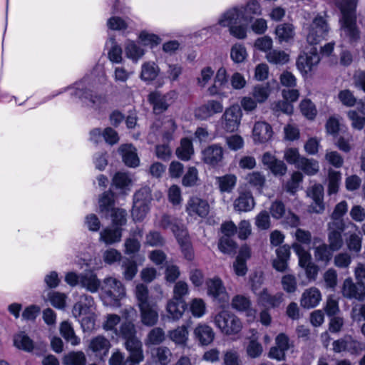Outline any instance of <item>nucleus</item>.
Listing matches in <instances>:
<instances>
[{
    "instance_id": "423d86ee",
    "label": "nucleus",
    "mask_w": 365,
    "mask_h": 365,
    "mask_svg": "<svg viewBox=\"0 0 365 365\" xmlns=\"http://www.w3.org/2000/svg\"><path fill=\"white\" fill-rule=\"evenodd\" d=\"M154 225L159 229H170L176 239L180 236H185L187 232L185 227L180 219L166 213L158 217L155 221Z\"/></svg>"
},
{
    "instance_id": "72a5a7b5",
    "label": "nucleus",
    "mask_w": 365,
    "mask_h": 365,
    "mask_svg": "<svg viewBox=\"0 0 365 365\" xmlns=\"http://www.w3.org/2000/svg\"><path fill=\"white\" fill-rule=\"evenodd\" d=\"M166 339L164 329L161 327H154L147 334L144 342L145 346H157L163 344Z\"/></svg>"
},
{
    "instance_id": "680f3d73",
    "label": "nucleus",
    "mask_w": 365,
    "mask_h": 365,
    "mask_svg": "<svg viewBox=\"0 0 365 365\" xmlns=\"http://www.w3.org/2000/svg\"><path fill=\"white\" fill-rule=\"evenodd\" d=\"M300 110L303 115L309 120H313L317 113L315 105L309 100L304 99L299 105Z\"/></svg>"
},
{
    "instance_id": "aec40b11",
    "label": "nucleus",
    "mask_w": 365,
    "mask_h": 365,
    "mask_svg": "<svg viewBox=\"0 0 365 365\" xmlns=\"http://www.w3.org/2000/svg\"><path fill=\"white\" fill-rule=\"evenodd\" d=\"M223 110L221 102L215 100L207 101L195 110V115L200 120H205L215 114L220 113Z\"/></svg>"
},
{
    "instance_id": "393cba45",
    "label": "nucleus",
    "mask_w": 365,
    "mask_h": 365,
    "mask_svg": "<svg viewBox=\"0 0 365 365\" xmlns=\"http://www.w3.org/2000/svg\"><path fill=\"white\" fill-rule=\"evenodd\" d=\"M110 341L103 336L99 335L90 341L89 349L95 353L96 356L103 359L106 356L110 348Z\"/></svg>"
},
{
    "instance_id": "052dcab7",
    "label": "nucleus",
    "mask_w": 365,
    "mask_h": 365,
    "mask_svg": "<svg viewBox=\"0 0 365 365\" xmlns=\"http://www.w3.org/2000/svg\"><path fill=\"white\" fill-rule=\"evenodd\" d=\"M362 238L356 232L351 233L346 238V245L348 250L354 253H359L361 250Z\"/></svg>"
},
{
    "instance_id": "09e8293b",
    "label": "nucleus",
    "mask_w": 365,
    "mask_h": 365,
    "mask_svg": "<svg viewBox=\"0 0 365 365\" xmlns=\"http://www.w3.org/2000/svg\"><path fill=\"white\" fill-rule=\"evenodd\" d=\"M64 365H86V357L83 351H71L63 359Z\"/></svg>"
},
{
    "instance_id": "6e6d98bb",
    "label": "nucleus",
    "mask_w": 365,
    "mask_h": 365,
    "mask_svg": "<svg viewBox=\"0 0 365 365\" xmlns=\"http://www.w3.org/2000/svg\"><path fill=\"white\" fill-rule=\"evenodd\" d=\"M133 180L131 176L126 173L118 172L113 178V185L119 189H125L131 185Z\"/></svg>"
},
{
    "instance_id": "603ef678",
    "label": "nucleus",
    "mask_w": 365,
    "mask_h": 365,
    "mask_svg": "<svg viewBox=\"0 0 365 365\" xmlns=\"http://www.w3.org/2000/svg\"><path fill=\"white\" fill-rule=\"evenodd\" d=\"M14 344L18 349L26 351H31L34 348L33 341L24 332L14 336Z\"/></svg>"
},
{
    "instance_id": "4c0bfd02",
    "label": "nucleus",
    "mask_w": 365,
    "mask_h": 365,
    "mask_svg": "<svg viewBox=\"0 0 365 365\" xmlns=\"http://www.w3.org/2000/svg\"><path fill=\"white\" fill-rule=\"evenodd\" d=\"M216 180L222 192H232L237 184V177L233 174L217 177Z\"/></svg>"
},
{
    "instance_id": "2f4dec72",
    "label": "nucleus",
    "mask_w": 365,
    "mask_h": 365,
    "mask_svg": "<svg viewBox=\"0 0 365 365\" xmlns=\"http://www.w3.org/2000/svg\"><path fill=\"white\" fill-rule=\"evenodd\" d=\"M259 302L264 307H269L272 308H276L279 307L283 301V294L277 293L276 294H270L267 289L259 293L258 297Z\"/></svg>"
},
{
    "instance_id": "f8f14e48",
    "label": "nucleus",
    "mask_w": 365,
    "mask_h": 365,
    "mask_svg": "<svg viewBox=\"0 0 365 365\" xmlns=\"http://www.w3.org/2000/svg\"><path fill=\"white\" fill-rule=\"evenodd\" d=\"M102 289L106 296L114 302L120 300L125 295V289L122 282L113 277H107L103 280Z\"/></svg>"
},
{
    "instance_id": "dca6fc26",
    "label": "nucleus",
    "mask_w": 365,
    "mask_h": 365,
    "mask_svg": "<svg viewBox=\"0 0 365 365\" xmlns=\"http://www.w3.org/2000/svg\"><path fill=\"white\" fill-rule=\"evenodd\" d=\"M207 294L219 302H226L229 299L228 294L220 278L215 277L206 281Z\"/></svg>"
},
{
    "instance_id": "473e14b6",
    "label": "nucleus",
    "mask_w": 365,
    "mask_h": 365,
    "mask_svg": "<svg viewBox=\"0 0 365 365\" xmlns=\"http://www.w3.org/2000/svg\"><path fill=\"white\" fill-rule=\"evenodd\" d=\"M333 3L339 9L341 18L356 16L357 0H333Z\"/></svg>"
},
{
    "instance_id": "6e6552de",
    "label": "nucleus",
    "mask_w": 365,
    "mask_h": 365,
    "mask_svg": "<svg viewBox=\"0 0 365 365\" xmlns=\"http://www.w3.org/2000/svg\"><path fill=\"white\" fill-rule=\"evenodd\" d=\"M175 96V91H170L165 94L159 91H153L148 96V101L153 106V113L159 115L168 108Z\"/></svg>"
},
{
    "instance_id": "cd10ccee",
    "label": "nucleus",
    "mask_w": 365,
    "mask_h": 365,
    "mask_svg": "<svg viewBox=\"0 0 365 365\" xmlns=\"http://www.w3.org/2000/svg\"><path fill=\"white\" fill-rule=\"evenodd\" d=\"M122 237V229L119 227H107L100 232L99 240L106 245L119 242Z\"/></svg>"
},
{
    "instance_id": "f03ea898",
    "label": "nucleus",
    "mask_w": 365,
    "mask_h": 365,
    "mask_svg": "<svg viewBox=\"0 0 365 365\" xmlns=\"http://www.w3.org/2000/svg\"><path fill=\"white\" fill-rule=\"evenodd\" d=\"M137 305L140 309V321L146 327L155 326L159 319L158 306L149 298L147 286L140 284L135 287Z\"/></svg>"
},
{
    "instance_id": "ea45409f",
    "label": "nucleus",
    "mask_w": 365,
    "mask_h": 365,
    "mask_svg": "<svg viewBox=\"0 0 365 365\" xmlns=\"http://www.w3.org/2000/svg\"><path fill=\"white\" fill-rule=\"evenodd\" d=\"M297 168L302 170L307 175H314L319 172V166L316 160L302 157Z\"/></svg>"
},
{
    "instance_id": "f257e3e1",
    "label": "nucleus",
    "mask_w": 365,
    "mask_h": 365,
    "mask_svg": "<svg viewBox=\"0 0 365 365\" xmlns=\"http://www.w3.org/2000/svg\"><path fill=\"white\" fill-rule=\"evenodd\" d=\"M115 335L124 340L125 347L130 353V359L135 363H140L143 360V344L137 337V329L132 322H123L118 329H115Z\"/></svg>"
},
{
    "instance_id": "f3484780",
    "label": "nucleus",
    "mask_w": 365,
    "mask_h": 365,
    "mask_svg": "<svg viewBox=\"0 0 365 365\" xmlns=\"http://www.w3.org/2000/svg\"><path fill=\"white\" fill-rule=\"evenodd\" d=\"M346 226L339 225L327 224L328 231V246L332 252L341 250L344 245L342 232L346 230Z\"/></svg>"
},
{
    "instance_id": "69168bd1",
    "label": "nucleus",
    "mask_w": 365,
    "mask_h": 365,
    "mask_svg": "<svg viewBox=\"0 0 365 365\" xmlns=\"http://www.w3.org/2000/svg\"><path fill=\"white\" fill-rule=\"evenodd\" d=\"M113 224L116 227L125 225L127 221V212L122 208H113L110 211Z\"/></svg>"
},
{
    "instance_id": "f704fd0d",
    "label": "nucleus",
    "mask_w": 365,
    "mask_h": 365,
    "mask_svg": "<svg viewBox=\"0 0 365 365\" xmlns=\"http://www.w3.org/2000/svg\"><path fill=\"white\" fill-rule=\"evenodd\" d=\"M275 34L279 43L289 42L295 35L294 27L289 23L280 24L275 29Z\"/></svg>"
},
{
    "instance_id": "5701e85b",
    "label": "nucleus",
    "mask_w": 365,
    "mask_h": 365,
    "mask_svg": "<svg viewBox=\"0 0 365 365\" xmlns=\"http://www.w3.org/2000/svg\"><path fill=\"white\" fill-rule=\"evenodd\" d=\"M277 257L272 260L273 267L278 272H284L288 269V262L290 258V247L284 245L276 250Z\"/></svg>"
},
{
    "instance_id": "3c124183",
    "label": "nucleus",
    "mask_w": 365,
    "mask_h": 365,
    "mask_svg": "<svg viewBox=\"0 0 365 365\" xmlns=\"http://www.w3.org/2000/svg\"><path fill=\"white\" fill-rule=\"evenodd\" d=\"M74 94L79 98L88 99L93 108H98L105 103V98L101 96L93 95L88 91H82L78 88L75 91Z\"/></svg>"
},
{
    "instance_id": "bf43d9fd",
    "label": "nucleus",
    "mask_w": 365,
    "mask_h": 365,
    "mask_svg": "<svg viewBox=\"0 0 365 365\" xmlns=\"http://www.w3.org/2000/svg\"><path fill=\"white\" fill-rule=\"evenodd\" d=\"M231 304L233 309L240 312H244L248 310L252 304L249 297L237 294L232 298Z\"/></svg>"
},
{
    "instance_id": "4d7b16f0",
    "label": "nucleus",
    "mask_w": 365,
    "mask_h": 365,
    "mask_svg": "<svg viewBox=\"0 0 365 365\" xmlns=\"http://www.w3.org/2000/svg\"><path fill=\"white\" fill-rule=\"evenodd\" d=\"M177 240L181 247V250L185 257L187 260H192L194 258V252L187 235V232H186L185 236H180L177 238Z\"/></svg>"
},
{
    "instance_id": "864d4df0",
    "label": "nucleus",
    "mask_w": 365,
    "mask_h": 365,
    "mask_svg": "<svg viewBox=\"0 0 365 365\" xmlns=\"http://www.w3.org/2000/svg\"><path fill=\"white\" fill-rule=\"evenodd\" d=\"M302 180V174L299 171H294L284 185L285 190L292 195L295 194Z\"/></svg>"
},
{
    "instance_id": "4be33fe9",
    "label": "nucleus",
    "mask_w": 365,
    "mask_h": 365,
    "mask_svg": "<svg viewBox=\"0 0 365 365\" xmlns=\"http://www.w3.org/2000/svg\"><path fill=\"white\" fill-rule=\"evenodd\" d=\"M255 206V201L250 191L240 192L233 202L234 210L240 212H250Z\"/></svg>"
},
{
    "instance_id": "58836bf2",
    "label": "nucleus",
    "mask_w": 365,
    "mask_h": 365,
    "mask_svg": "<svg viewBox=\"0 0 365 365\" xmlns=\"http://www.w3.org/2000/svg\"><path fill=\"white\" fill-rule=\"evenodd\" d=\"M193 147L191 140L187 138H182L180 145L176 149L175 153L178 158L187 161L193 154Z\"/></svg>"
},
{
    "instance_id": "37998d69",
    "label": "nucleus",
    "mask_w": 365,
    "mask_h": 365,
    "mask_svg": "<svg viewBox=\"0 0 365 365\" xmlns=\"http://www.w3.org/2000/svg\"><path fill=\"white\" fill-rule=\"evenodd\" d=\"M266 58L270 63L284 65L289 61V56L284 51L274 49L267 53Z\"/></svg>"
},
{
    "instance_id": "9b49d317",
    "label": "nucleus",
    "mask_w": 365,
    "mask_h": 365,
    "mask_svg": "<svg viewBox=\"0 0 365 365\" xmlns=\"http://www.w3.org/2000/svg\"><path fill=\"white\" fill-rule=\"evenodd\" d=\"M339 22L341 35L346 38L351 44L357 43L361 37V32L356 24V16L341 18Z\"/></svg>"
},
{
    "instance_id": "ddd939ff",
    "label": "nucleus",
    "mask_w": 365,
    "mask_h": 365,
    "mask_svg": "<svg viewBox=\"0 0 365 365\" xmlns=\"http://www.w3.org/2000/svg\"><path fill=\"white\" fill-rule=\"evenodd\" d=\"M320 61L317 48L313 46L308 52L300 54L297 60V68L302 74H307Z\"/></svg>"
},
{
    "instance_id": "c9c22d12",
    "label": "nucleus",
    "mask_w": 365,
    "mask_h": 365,
    "mask_svg": "<svg viewBox=\"0 0 365 365\" xmlns=\"http://www.w3.org/2000/svg\"><path fill=\"white\" fill-rule=\"evenodd\" d=\"M91 292H96L100 287V281L92 272L80 274V284Z\"/></svg>"
},
{
    "instance_id": "de8ad7c7",
    "label": "nucleus",
    "mask_w": 365,
    "mask_h": 365,
    "mask_svg": "<svg viewBox=\"0 0 365 365\" xmlns=\"http://www.w3.org/2000/svg\"><path fill=\"white\" fill-rule=\"evenodd\" d=\"M292 247L299 257V264L301 267L304 268L312 263L311 255L302 246V245H299V243H293Z\"/></svg>"
},
{
    "instance_id": "2eb2a0df",
    "label": "nucleus",
    "mask_w": 365,
    "mask_h": 365,
    "mask_svg": "<svg viewBox=\"0 0 365 365\" xmlns=\"http://www.w3.org/2000/svg\"><path fill=\"white\" fill-rule=\"evenodd\" d=\"M341 293L346 299L363 302L365 299V286L358 282L354 283L351 278H347L343 282Z\"/></svg>"
},
{
    "instance_id": "b1692460",
    "label": "nucleus",
    "mask_w": 365,
    "mask_h": 365,
    "mask_svg": "<svg viewBox=\"0 0 365 365\" xmlns=\"http://www.w3.org/2000/svg\"><path fill=\"white\" fill-rule=\"evenodd\" d=\"M322 300V294L317 287H310L304 291L300 299V305L305 309L316 307Z\"/></svg>"
},
{
    "instance_id": "c03bdc74",
    "label": "nucleus",
    "mask_w": 365,
    "mask_h": 365,
    "mask_svg": "<svg viewBox=\"0 0 365 365\" xmlns=\"http://www.w3.org/2000/svg\"><path fill=\"white\" fill-rule=\"evenodd\" d=\"M60 333L65 340L72 345L76 346L80 343V339L75 334L73 327L68 322H63L61 324Z\"/></svg>"
},
{
    "instance_id": "13d9d810",
    "label": "nucleus",
    "mask_w": 365,
    "mask_h": 365,
    "mask_svg": "<svg viewBox=\"0 0 365 365\" xmlns=\"http://www.w3.org/2000/svg\"><path fill=\"white\" fill-rule=\"evenodd\" d=\"M149 205L133 201L132 216L135 221H142L149 211Z\"/></svg>"
},
{
    "instance_id": "0e129e2a",
    "label": "nucleus",
    "mask_w": 365,
    "mask_h": 365,
    "mask_svg": "<svg viewBox=\"0 0 365 365\" xmlns=\"http://www.w3.org/2000/svg\"><path fill=\"white\" fill-rule=\"evenodd\" d=\"M172 352L167 346H158L155 350V358L160 365H168L171 361Z\"/></svg>"
},
{
    "instance_id": "bb28decb",
    "label": "nucleus",
    "mask_w": 365,
    "mask_h": 365,
    "mask_svg": "<svg viewBox=\"0 0 365 365\" xmlns=\"http://www.w3.org/2000/svg\"><path fill=\"white\" fill-rule=\"evenodd\" d=\"M118 151L122 155L123 161L127 166L132 168L138 166L140 160L134 146L130 144L122 145L119 147Z\"/></svg>"
},
{
    "instance_id": "20e7f679",
    "label": "nucleus",
    "mask_w": 365,
    "mask_h": 365,
    "mask_svg": "<svg viewBox=\"0 0 365 365\" xmlns=\"http://www.w3.org/2000/svg\"><path fill=\"white\" fill-rule=\"evenodd\" d=\"M215 325L225 335L238 334L242 328L241 320L235 314L222 310L213 317Z\"/></svg>"
},
{
    "instance_id": "e2e57ef3",
    "label": "nucleus",
    "mask_w": 365,
    "mask_h": 365,
    "mask_svg": "<svg viewBox=\"0 0 365 365\" xmlns=\"http://www.w3.org/2000/svg\"><path fill=\"white\" fill-rule=\"evenodd\" d=\"M145 243L152 247H163L165 240L160 232L150 230L145 236Z\"/></svg>"
},
{
    "instance_id": "412c9836",
    "label": "nucleus",
    "mask_w": 365,
    "mask_h": 365,
    "mask_svg": "<svg viewBox=\"0 0 365 365\" xmlns=\"http://www.w3.org/2000/svg\"><path fill=\"white\" fill-rule=\"evenodd\" d=\"M186 211L189 215L192 216L197 215L200 217H206L210 211V205L208 202L197 197H192L186 205Z\"/></svg>"
},
{
    "instance_id": "4468645a",
    "label": "nucleus",
    "mask_w": 365,
    "mask_h": 365,
    "mask_svg": "<svg viewBox=\"0 0 365 365\" xmlns=\"http://www.w3.org/2000/svg\"><path fill=\"white\" fill-rule=\"evenodd\" d=\"M193 338L199 346H207L214 341L215 332L208 324L199 323L193 329Z\"/></svg>"
},
{
    "instance_id": "a19ab883",
    "label": "nucleus",
    "mask_w": 365,
    "mask_h": 365,
    "mask_svg": "<svg viewBox=\"0 0 365 365\" xmlns=\"http://www.w3.org/2000/svg\"><path fill=\"white\" fill-rule=\"evenodd\" d=\"M314 255L317 262L327 265L332 258V251L327 244L323 243L314 248Z\"/></svg>"
},
{
    "instance_id": "7ed1b4c3",
    "label": "nucleus",
    "mask_w": 365,
    "mask_h": 365,
    "mask_svg": "<svg viewBox=\"0 0 365 365\" xmlns=\"http://www.w3.org/2000/svg\"><path fill=\"white\" fill-rule=\"evenodd\" d=\"M261 14L262 8L258 1L250 0L245 6H242L240 9L234 7L226 11L218 23L223 27H226V26H229L230 24H237L241 21L248 23L252 20L253 16H259Z\"/></svg>"
},
{
    "instance_id": "a18cd8bd",
    "label": "nucleus",
    "mask_w": 365,
    "mask_h": 365,
    "mask_svg": "<svg viewBox=\"0 0 365 365\" xmlns=\"http://www.w3.org/2000/svg\"><path fill=\"white\" fill-rule=\"evenodd\" d=\"M246 180L251 187L261 192L265 185L266 178L260 172L256 171L249 173L246 177Z\"/></svg>"
},
{
    "instance_id": "39448f33",
    "label": "nucleus",
    "mask_w": 365,
    "mask_h": 365,
    "mask_svg": "<svg viewBox=\"0 0 365 365\" xmlns=\"http://www.w3.org/2000/svg\"><path fill=\"white\" fill-rule=\"evenodd\" d=\"M307 41L315 46L325 39L328 35L329 26L327 21L322 16L315 17L307 29Z\"/></svg>"
},
{
    "instance_id": "0eeeda50",
    "label": "nucleus",
    "mask_w": 365,
    "mask_h": 365,
    "mask_svg": "<svg viewBox=\"0 0 365 365\" xmlns=\"http://www.w3.org/2000/svg\"><path fill=\"white\" fill-rule=\"evenodd\" d=\"M202 161L212 168L223 165L224 149L219 144L207 145L201 150Z\"/></svg>"
},
{
    "instance_id": "338daca9",
    "label": "nucleus",
    "mask_w": 365,
    "mask_h": 365,
    "mask_svg": "<svg viewBox=\"0 0 365 365\" xmlns=\"http://www.w3.org/2000/svg\"><path fill=\"white\" fill-rule=\"evenodd\" d=\"M230 57L235 63L243 62L247 57L246 48L242 44L236 43L232 46L230 51Z\"/></svg>"
},
{
    "instance_id": "7c9ffc66",
    "label": "nucleus",
    "mask_w": 365,
    "mask_h": 365,
    "mask_svg": "<svg viewBox=\"0 0 365 365\" xmlns=\"http://www.w3.org/2000/svg\"><path fill=\"white\" fill-rule=\"evenodd\" d=\"M185 310V302L184 300L172 299L168 301L166 306L168 317L173 320L180 319Z\"/></svg>"
},
{
    "instance_id": "6ab92c4d",
    "label": "nucleus",
    "mask_w": 365,
    "mask_h": 365,
    "mask_svg": "<svg viewBox=\"0 0 365 365\" xmlns=\"http://www.w3.org/2000/svg\"><path fill=\"white\" fill-rule=\"evenodd\" d=\"M309 195L312 197V202L308 207V212L317 214L322 213L325 209V205L323 201V186L320 184L314 185L312 186Z\"/></svg>"
},
{
    "instance_id": "a211bd4d",
    "label": "nucleus",
    "mask_w": 365,
    "mask_h": 365,
    "mask_svg": "<svg viewBox=\"0 0 365 365\" xmlns=\"http://www.w3.org/2000/svg\"><path fill=\"white\" fill-rule=\"evenodd\" d=\"M262 162L264 166L276 177H282L287 172V166L283 160L277 159L270 153H264Z\"/></svg>"
},
{
    "instance_id": "c85d7f7f",
    "label": "nucleus",
    "mask_w": 365,
    "mask_h": 365,
    "mask_svg": "<svg viewBox=\"0 0 365 365\" xmlns=\"http://www.w3.org/2000/svg\"><path fill=\"white\" fill-rule=\"evenodd\" d=\"M94 305L93 298L88 294H82L79 301L76 302L73 307V314L75 317H78L83 314H87L91 312Z\"/></svg>"
},
{
    "instance_id": "49530a36",
    "label": "nucleus",
    "mask_w": 365,
    "mask_h": 365,
    "mask_svg": "<svg viewBox=\"0 0 365 365\" xmlns=\"http://www.w3.org/2000/svg\"><path fill=\"white\" fill-rule=\"evenodd\" d=\"M341 175L339 171L330 169L328 173V194L332 195L338 192Z\"/></svg>"
},
{
    "instance_id": "9d476101",
    "label": "nucleus",
    "mask_w": 365,
    "mask_h": 365,
    "mask_svg": "<svg viewBox=\"0 0 365 365\" xmlns=\"http://www.w3.org/2000/svg\"><path fill=\"white\" fill-rule=\"evenodd\" d=\"M333 351L336 353L347 351L351 354H359L364 349V344L353 338L351 335H345L335 340L333 344Z\"/></svg>"
},
{
    "instance_id": "1a4fd4ad",
    "label": "nucleus",
    "mask_w": 365,
    "mask_h": 365,
    "mask_svg": "<svg viewBox=\"0 0 365 365\" xmlns=\"http://www.w3.org/2000/svg\"><path fill=\"white\" fill-rule=\"evenodd\" d=\"M242 112L238 105L226 108L222 116V126L227 132L237 130L240 125Z\"/></svg>"
},
{
    "instance_id": "8fccbe9b",
    "label": "nucleus",
    "mask_w": 365,
    "mask_h": 365,
    "mask_svg": "<svg viewBox=\"0 0 365 365\" xmlns=\"http://www.w3.org/2000/svg\"><path fill=\"white\" fill-rule=\"evenodd\" d=\"M158 66L154 63H145L142 66L140 78L145 81H152L158 76Z\"/></svg>"
},
{
    "instance_id": "79ce46f5",
    "label": "nucleus",
    "mask_w": 365,
    "mask_h": 365,
    "mask_svg": "<svg viewBox=\"0 0 365 365\" xmlns=\"http://www.w3.org/2000/svg\"><path fill=\"white\" fill-rule=\"evenodd\" d=\"M114 202L113 192L110 190L104 192L98 200L100 212L106 215L108 214L111 209L114 208Z\"/></svg>"
},
{
    "instance_id": "5fc2aeb1",
    "label": "nucleus",
    "mask_w": 365,
    "mask_h": 365,
    "mask_svg": "<svg viewBox=\"0 0 365 365\" xmlns=\"http://www.w3.org/2000/svg\"><path fill=\"white\" fill-rule=\"evenodd\" d=\"M218 248L222 253L232 255L236 252L237 244L230 237L222 236L219 240Z\"/></svg>"
},
{
    "instance_id": "774afa93",
    "label": "nucleus",
    "mask_w": 365,
    "mask_h": 365,
    "mask_svg": "<svg viewBox=\"0 0 365 365\" xmlns=\"http://www.w3.org/2000/svg\"><path fill=\"white\" fill-rule=\"evenodd\" d=\"M125 54L128 58L138 61L144 55V50L134 42H128L125 46Z\"/></svg>"
},
{
    "instance_id": "e433bc0d",
    "label": "nucleus",
    "mask_w": 365,
    "mask_h": 365,
    "mask_svg": "<svg viewBox=\"0 0 365 365\" xmlns=\"http://www.w3.org/2000/svg\"><path fill=\"white\" fill-rule=\"evenodd\" d=\"M347 212V202L343 200L336 205L334 211L331 215V220L328 224L339 225L340 226H346V223L342 217Z\"/></svg>"
},
{
    "instance_id": "a878e982",
    "label": "nucleus",
    "mask_w": 365,
    "mask_h": 365,
    "mask_svg": "<svg viewBox=\"0 0 365 365\" xmlns=\"http://www.w3.org/2000/svg\"><path fill=\"white\" fill-rule=\"evenodd\" d=\"M272 133L271 125L266 122H257L252 130L255 142L260 143L267 142L272 138Z\"/></svg>"
},
{
    "instance_id": "c756f323",
    "label": "nucleus",
    "mask_w": 365,
    "mask_h": 365,
    "mask_svg": "<svg viewBox=\"0 0 365 365\" xmlns=\"http://www.w3.org/2000/svg\"><path fill=\"white\" fill-rule=\"evenodd\" d=\"M169 339L175 345L185 347L187 345L189 331L186 325L178 326L168 331Z\"/></svg>"
}]
</instances>
